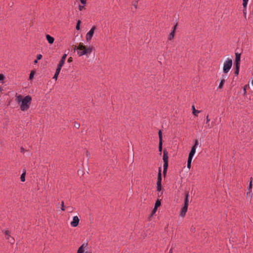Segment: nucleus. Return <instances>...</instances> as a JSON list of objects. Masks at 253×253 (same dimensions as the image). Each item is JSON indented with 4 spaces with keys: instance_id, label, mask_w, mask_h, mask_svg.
<instances>
[{
    "instance_id": "1a4fd4ad",
    "label": "nucleus",
    "mask_w": 253,
    "mask_h": 253,
    "mask_svg": "<svg viewBox=\"0 0 253 253\" xmlns=\"http://www.w3.org/2000/svg\"><path fill=\"white\" fill-rule=\"evenodd\" d=\"M79 222L80 219L79 217L77 216H75L73 217V221L71 222V225L73 227H77L79 225Z\"/></svg>"
},
{
    "instance_id": "bb28decb",
    "label": "nucleus",
    "mask_w": 253,
    "mask_h": 253,
    "mask_svg": "<svg viewBox=\"0 0 253 253\" xmlns=\"http://www.w3.org/2000/svg\"><path fill=\"white\" fill-rule=\"evenodd\" d=\"M81 20H79L77 22L76 28L77 30H79L80 29V24H81Z\"/></svg>"
},
{
    "instance_id": "4468645a",
    "label": "nucleus",
    "mask_w": 253,
    "mask_h": 253,
    "mask_svg": "<svg viewBox=\"0 0 253 253\" xmlns=\"http://www.w3.org/2000/svg\"><path fill=\"white\" fill-rule=\"evenodd\" d=\"M235 70L234 71V74L236 76H238L239 75V73L240 65H235Z\"/></svg>"
},
{
    "instance_id": "0eeeda50",
    "label": "nucleus",
    "mask_w": 253,
    "mask_h": 253,
    "mask_svg": "<svg viewBox=\"0 0 253 253\" xmlns=\"http://www.w3.org/2000/svg\"><path fill=\"white\" fill-rule=\"evenodd\" d=\"M198 145V140L196 139L195 141L194 145L192 146L191 150L189 154V156H188L189 158H191V159L193 158V157L195 153L196 147Z\"/></svg>"
},
{
    "instance_id": "7ed1b4c3",
    "label": "nucleus",
    "mask_w": 253,
    "mask_h": 253,
    "mask_svg": "<svg viewBox=\"0 0 253 253\" xmlns=\"http://www.w3.org/2000/svg\"><path fill=\"white\" fill-rule=\"evenodd\" d=\"M188 197H189V192L187 191L185 193V198H184V206L182 208L180 215L182 217H184L185 216L186 213L188 210V207L189 205V200H188Z\"/></svg>"
},
{
    "instance_id": "5701e85b",
    "label": "nucleus",
    "mask_w": 253,
    "mask_h": 253,
    "mask_svg": "<svg viewBox=\"0 0 253 253\" xmlns=\"http://www.w3.org/2000/svg\"><path fill=\"white\" fill-rule=\"evenodd\" d=\"M192 160V159H191V158H188L187 168L189 169H190L191 166Z\"/></svg>"
},
{
    "instance_id": "9b49d317",
    "label": "nucleus",
    "mask_w": 253,
    "mask_h": 253,
    "mask_svg": "<svg viewBox=\"0 0 253 253\" xmlns=\"http://www.w3.org/2000/svg\"><path fill=\"white\" fill-rule=\"evenodd\" d=\"M235 65H240V59H241V54L238 53H235Z\"/></svg>"
},
{
    "instance_id": "393cba45",
    "label": "nucleus",
    "mask_w": 253,
    "mask_h": 253,
    "mask_svg": "<svg viewBox=\"0 0 253 253\" xmlns=\"http://www.w3.org/2000/svg\"><path fill=\"white\" fill-rule=\"evenodd\" d=\"M92 46H89L88 47L86 46V50L87 51V54L90 53L92 51Z\"/></svg>"
},
{
    "instance_id": "de8ad7c7",
    "label": "nucleus",
    "mask_w": 253,
    "mask_h": 253,
    "mask_svg": "<svg viewBox=\"0 0 253 253\" xmlns=\"http://www.w3.org/2000/svg\"><path fill=\"white\" fill-rule=\"evenodd\" d=\"M81 2L83 4H85L86 3V0H80Z\"/></svg>"
},
{
    "instance_id": "37998d69",
    "label": "nucleus",
    "mask_w": 253,
    "mask_h": 253,
    "mask_svg": "<svg viewBox=\"0 0 253 253\" xmlns=\"http://www.w3.org/2000/svg\"><path fill=\"white\" fill-rule=\"evenodd\" d=\"M177 25H178V24H177V23H176V24L173 26L172 31H174V32H175V30H176V27H177Z\"/></svg>"
},
{
    "instance_id": "13d9d810",
    "label": "nucleus",
    "mask_w": 253,
    "mask_h": 253,
    "mask_svg": "<svg viewBox=\"0 0 253 253\" xmlns=\"http://www.w3.org/2000/svg\"><path fill=\"white\" fill-rule=\"evenodd\" d=\"M252 84L253 85V80L252 81Z\"/></svg>"
},
{
    "instance_id": "a878e982",
    "label": "nucleus",
    "mask_w": 253,
    "mask_h": 253,
    "mask_svg": "<svg viewBox=\"0 0 253 253\" xmlns=\"http://www.w3.org/2000/svg\"><path fill=\"white\" fill-rule=\"evenodd\" d=\"M35 73H36V71L35 70H32L31 72L30 76H29V79L30 80H32L35 74Z\"/></svg>"
},
{
    "instance_id": "f704fd0d",
    "label": "nucleus",
    "mask_w": 253,
    "mask_h": 253,
    "mask_svg": "<svg viewBox=\"0 0 253 253\" xmlns=\"http://www.w3.org/2000/svg\"><path fill=\"white\" fill-rule=\"evenodd\" d=\"M74 126L77 128H79L80 126V124L78 123H77V122H75V125H74Z\"/></svg>"
},
{
    "instance_id": "3c124183",
    "label": "nucleus",
    "mask_w": 253,
    "mask_h": 253,
    "mask_svg": "<svg viewBox=\"0 0 253 253\" xmlns=\"http://www.w3.org/2000/svg\"><path fill=\"white\" fill-rule=\"evenodd\" d=\"M38 60H37V59L36 60H35L34 61V63H38Z\"/></svg>"
},
{
    "instance_id": "aec40b11",
    "label": "nucleus",
    "mask_w": 253,
    "mask_h": 253,
    "mask_svg": "<svg viewBox=\"0 0 253 253\" xmlns=\"http://www.w3.org/2000/svg\"><path fill=\"white\" fill-rule=\"evenodd\" d=\"M161 205V200L159 199H158L155 203V207H156V208H158V207H160Z\"/></svg>"
},
{
    "instance_id": "603ef678",
    "label": "nucleus",
    "mask_w": 253,
    "mask_h": 253,
    "mask_svg": "<svg viewBox=\"0 0 253 253\" xmlns=\"http://www.w3.org/2000/svg\"><path fill=\"white\" fill-rule=\"evenodd\" d=\"M2 90L3 89H2V87L0 86V92H1Z\"/></svg>"
},
{
    "instance_id": "cd10ccee",
    "label": "nucleus",
    "mask_w": 253,
    "mask_h": 253,
    "mask_svg": "<svg viewBox=\"0 0 253 253\" xmlns=\"http://www.w3.org/2000/svg\"><path fill=\"white\" fill-rule=\"evenodd\" d=\"M61 206V210L62 211H65V207L64 206V201H62Z\"/></svg>"
},
{
    "instance_id": "e433bc0d",
    "label": "nucleus",
    "mask_w": 253,
    "mask_h": 253,
    "mask_svg": "<svg viewBox=\"0 0 253 253\" xmlns=\"http://www.w3.org/2000/svg\"><path fill=\"white\" fill-rule=\"evenodd\" d=\"M157 209H158V208H156V207H154V208L153 209V211H152V213H151V215H152L153 214H154V213L156 212V211H157Z\"/></svg>"
},
{
    "instance_id": "49530a36",
    "label": "nucleus",
    "mask_w": 253,
    "mask_h": 253,
    "mask_svg": "<svg viewBox=\"0 0 253 253\" xmlns=\"http://www.w3.org/2000/svg\"><path fill=\"white\" fill-rule=\"evenodd\" d=\"M20 151H21V152L24 153V152L25 151V150L23 147H21L20 148Z\"/></svg>"
},
{
    "instance_id": "7c9ffc66",
    "label": "nucleus",
    "mask_w": 253,
    "mask_h": 253,
    "mask_svg": "<svg viewBox=\"0 0 253 253\" xmlns=\"http://www.w3.org/2000/svg\"><path fill=\"white\" fill-rule=\"evenodd\" d=\"M248 4L247 1H243V9H247V5Z\"/></svg>"
},
{
    "instance_id": "423d86ee",
    "label": "nucleus",
    "mask_w": 253,
    "mask_h": 253,
    "mask_svg": "<svg viewBox=\"0 0 253 253\" xmlns=\"http://www.w3.org/2000/svg\"><path fill=\"white\" fill-rule=\"evenodd\" d=\"M95 29V26H93L89 30V31L86 34V40L87 42H88L91 40Z\"/></svg>"
},
{
    "instance_id": "ddd939ff",
    "label": "nucleus",
    "mask_w": 253,
    "mask_h": 253,
    "mask_svg": "<svg viewBox=\"0 0 253 253\" xmlns=\"http://www.w3.org/2000/svg\"><path fill=\"white\" fill-rule=\"evenodd\" d=\"M26 172V170L24 169L23 172L22 173V174L21 175L20 179H21V181L22 182H24L25 181Z\"/></svg>"
},
{
    "instance_id": "6e6552de",
    "label": "nucleus",
    "mask_w": 253,
    "mask_h": 253,
    "mask_svg": "<svg viewBox=\"0 0 253 253\" xmlns=\"http://www.w3.org/2000/svg\"><path fill=\"white\" fill-rule=\"evenodd\" d=\"M158 134L159 137V151L160 152V154L161 155L163 150V137L162 132L161 130L159 131Z\"/></svg>"
},
{
    "instance_id": "20e7f679",
    "label": "nucleus",
    "mask_w": 253,
    "mask_h": 253,
    "mask_svg": "<svg viewBox=\"0 0 253 253\" xmlns=\"http://www.w3.org/2000/svg\"><path fill=\"white\" fill-rule=\"evenodd\" d=\"M74 49V50H79L78 51V54L79 56L87 54L86 46L82 42H80L78 46H75Z\"/></svg>"
},
{
    "instance_id": "8fccbe9b",
    "label": "nucleus",
    "mask_w": 253,
    "mask_h": 253,
    "mask_svg": "<svg viewBox=\"0 0 253 253\" xmlns=\"http://www.w3.org/2000/svg\"><path fill=\"white\" fill-rule=\"evenodd\" d=\"M173 253L172 249V248H171V249L169 250V253Z\"/></svg>"
},
{
    "instance_id": "6ab92c4d",
    "label": "nucleus",
    "mask_w": 253,
    "mask_h": 253,
    "mask_svg": "<svg viewBox=\"0 0 253 253\" xmlns=\"http://www.w3.org/2000/svg\"><path fill=\"white\" fill-rule=\"evenodd\" d=\"M225 80H224V79H222V80H221V82H220V84H219V86H218V88H219V89H221V88H223V85H224V83H225Z\"/></svg>"
},
{
    "instance_id": "39448f33",
    "label": "nucleus",
    "mask_w": 253,
    "mask_h": 253,
    "mask_svg": "<svg viewBox=\"0 0 253 253\" xmlns=\"http://www.w3.org/2000/svg\"><path fill=\"white\" fill-rule=\"evenodd\" d=\"M232 65V60L228 59L224 63L223 70L225 74H227L230 70Z\"/></svg>"
},
{
    "instance_id": "2eb2a0df",
    "label": "nucleus",
    "mask_w": 253,
    "mask_h": 253,
    "mask_svg": "<svg viewBox=\"0 0 253 253\" xmlns=\"http://www.w3.org/2000/svg\"><path fill=\"white\" fill-rule=\"evenodd\" d=\"M192 113H193V115L196 116H197V114L200 113V111H198L197 110H196L195 108V106L194 105H193L192 106Z\"/></svg>"
},
{
    "instance_id": "9d476101",
    "label": "nucleus",
    "mask_w": 253,
    "mask_h": 253,
    "mask_svg": "<svg viewBox=\"0 0 253 253\" xmlns=\"http://www.w3.org/2000/svg\"><path fill=\"white\" fill-rule=\"evenodd\" d=\"M157 184H162V170L161 167L159 168Z\"/></svg>"
},
{
    "instance_id": "58836bf2",
    "label": "nucleus",
    "mask_w": 253,
    "mask_h": 253,
    "mask_svg": "<svg viewBox=\"0 0 253 253\" xmlns=\"http://www.w3.org/2000/svg\"><path fill=\"white\" fill-rule=\"evenodd\" d=\"M42 58V55L41 54H38L37 56V60H40Z\"/></svg>"
},
{
    "instance_id": "a18cd8bd",
    "label": "nucleus",
    "mask_w": 253,
    "mask_h": 253,
    "mask_svg": "<svg viewBox=\"0 0 253 253\" xmlns=\"http://www.w3.org/2000/svg\"><path fill=\"white\" fill-rule=\"evenodd\" d=\"M210 121V119L209 118V115H208L206 118V123L208 124Z\"/></svg>"
},
{
    "instance_id": "5fc2aeb1",
    "label": "nucleus",
    "mask_w": 253,
    "mask_h": 253,
    "mask_svg": "<svg viewBox=\"0 0 253 253\" xmlns=\"http://www.w3.org/2000/svg\"><path fill=\"white\" fill-rule=\"evenodd\" d=\"M249 0H243V1H248Z\"/></svg>"
},
{
    "instance_id": "864d4df0",
    "label": "nucleus",
    "mask_w": 253,
    "mask_h": 253,
    "mask_svg": "<svg viewBox=\"0 0 253 253\" xmlns=\"http://www.w3.org/2000/svg\"><path fill=\"white\" fill-rule=\"evenodd\" d=\"M134 6H135V8H137V4H134Z\"/></svg>"
},
{
    "instance_id": "c756f323",
    "label": "nucleus",
    "mask_w": 253,
    "mask_h": 253,
    "mask_svg": "<svg viewBox=\"0 0 253 253\" xmlns=\"http://www.w3.org/2000/svg\"><path fill=\"white\" fill-rule=\"evenodd\" d=\"M252 195H253V194L252 193V191H249L247 193V196L250 197V201L251 200V198L252 197Z\"/></svg>"
},
{
    "instance_id": "c9c22d12",
    "label": "nucleus",
    "mask_w": 253,
    "mask_h": 253,
    "mask_svg": "<svg viewBox=\"0 0 253 253\" xmlns=\"http://www.w3.org/2000/svg\"><path fill=\"white\" fill-rule=\"evenodd\" d=\"M4 234L6 235V236H10V232L8 230H5L4 231Z\"/></svg>"
},
{
    "instance_id": "f8f14e48",
    "label": "nucleus",
    "mask_w": 253,
    "mask_h": 253,
    "mask_svg": "<svg viewBox=\"0 0 253 253\" xmlns=\"http://www.w3.org/2000/svg\"><path fill=\"white\" fill-rule=\"evenodd\" d=\"M46 39L49 43L52 44L54 42V38L53 37H51V36H50L49 35H46Z\"/></svg>"
},
{
    "instance_id": "4be33fe9",
    "label": "nucleus",
    "mask_w": 253,
    "mask_h": 253,
    "mask_svg": "<svg viewBox=\"0 0 253 253\" xmlns=\"http://www.w3.org/2000/svg\"><path fill=\"white\" fill-rule=\"evenodd\" d=\"M23 96L22 95H19L17 97V101L18 102V103H20V102H21L22 101V100H23Z\"/></svg>"
},
{
    "instance_id": "f257e3e1",
    "label": "nucleus",
    "mask_w": 253,
    "mask_h": 253,
    "mask_svg": "<svg viewBox=\"0 0 253 253\" xmlns=\"http://www.w3.org/2000/svg\"><path fill=\"white\" fill-rule=\"evenodd\" d=\"M31 102L32 97L29 95L26 96L21 102V104L20 105V109L22 111H25L28 110L30 108Z\"/></svg>"
},
{
    "instance_id": "a211bd4d",
    "label": "nucleus",
    "mask_w": 253,
    "mask_h": 253,
    "mask_svg": "<svg viewBox=\"0 0 253 253\" xmlns=\"http://www.w3.org/2000/svg\"><path fill=\"white\" fill-rule=\"evenodd\" d=\"M60 72V70H56V72H55V73L54 74V77H53V79H55V80H57V78L58 77V75L59 74Z\"/></svg>"
},
{
    "instance_id": "6e6d98bb",
    "label": "nucleus",
    "mask_w": 253,
    "mask_h": 253,
    "mask_svg": "<svg viewBox=\"0 0 253 253\" xmlns=\"http://www.w3.org/2000/svg\"><path fill=\"white\" fill-rule=\"evenodd\" d=\"M208 126H209V127H210V128H211V126H210V125H209V124L208 125Z\"/></svg>"
},
{
    "instance_id": "09e8293b",
    "label": "nucleus",
    "mask_w": 253,
    "mask_h": 253,
    "mask_svg": "<svg viewBox=\"0 0 253 253\" xmlns=\"http://www.w3.org/2000/svg\"><path fill=\"white\" fill-rule=\"evenodd\" d=\"M9 237H11L12 239V240H13V243H13L14 242L15 240H14V239L13 237H11V236H7V237L6 238V239L7 240L9 239Z\"/></svg>"
},
{
    "instance_id": "c03bdc74",
    "label": "nucleus",
    "mask_w": 253,
    "mask_h": 253,
    "mask_svg": "<svg viewBox=\"0 0 253 253\" xmlns=\"http://www.w3.org/2000/svg\"><path fill=\"white\" fill-rule=\"evenodd\" d=\"M72 61H73V58L71 57H69L68 59V62L70 63V62H72Z\"/></svg>"
},
{
    "instance_id": "a19ab883",
    "label": "nucleus",
    "mask_w": 253,
    "mask_h": 253,
    "mask_svg": "<svg viewBox=\"0 0 253 253\" xmlns=\"http://www.w3.org/2000/svg\"><path fill=\"white\" fill-rule=\"evenodd\" d=\"M64 63H65V61L61 60H60V61H59V64L62 66H63Z\"/></svg>"
},
{
    "instance_id": "f03ea898",
    "label": "nucleus",
    "mask_w": 253,
    "mask_h": 253,
    "mask_svg": "<svg viewBox=\"0 0 253 253\" xmlns=\"http://www.w3.org/2000/svg\"><path fill=\"white\" fill-rule=\"evenodd\" d=\"M163 160L164 162L163 166V175L165 178L166 176L167 170L169 167L168 152L166 149H165L163 151Z\"/></svg>"
},
{
    "instance_id": "b1692460",
    "label": "nucleus",
    "mask_w": 253,
    "mask_h": 253,
    "mask_svg": "<svg viewBox=\"0 0 253 253\" xmlns=\"http://www.w3.org/2000/svg\"><path fill=\"white\" fill-rule=\"evenodd\" d=\"M250 86L249 84H246L244 85L243 90H244V94L246 95L247 94V89L249 88Z\"/></svg>"
},
{
    "instance_id": "412c9836",
    "label": "nucleus",
    "mask_w": 253,
    "mask_h": 253,
    "mask_svg": "<svg viewBox=\"0 0 253 253\" xmlns=\"http://www.w3.org/2000/svg\"><path fill=\"white\" fill-rule=\"evenodd\" d=\"M253 180V178L252 177H251L250 178V184H249V187H248V190L249 191H252V186H253V185H252Z\"/></svg>"
},
{
    "instance_id": "72a5a7b5",
    "label": "nucleus",
    "mask_w": 253,
    "mask_h": 253,
    "mask_svg": "<svg viewBox=\"0 0 253 253\" xmlns=\"http://www.w3.org/2000/svg\"><path fill=\"white\" fill-rule=\"evenodd\" d=\"M66 57H67V54H64L62 56V58H61V60H63V61H65V60H66Z\"/></svg>"
},
{
    "instance_id": "f3484780",
    "label": "nucleus",
    "mask_w": 253,
    "mask_h": 253,
    "mask_svg": "<svg viewBox=\"0 0 253 253\" xmlns=\"http://www.w3.org/2000/svg\"><path fill=\"white\" fill-rule=\"evenodd\" d=\"M175 32H174V31L171 32V33L169 35V36L168 38L169 40L171 41L174 38V36H175Z\"/></svg>"
},
{
    "instance_id": "dca6fc26",
    "label": "nucleus",
    "mask_w": 253,
    "mask_h": 253,
    "mask_svg": "<svg viewBox=\"0 0 253 253\" xmlns=\"http://www.w3.org/2000/svg\"><path fill=\"white\" fill-rule=\"evenodd\" d=\"M84 244H83L78 249L77 253H84Z\"/></svg>"
},
{
    "instance_id": "2f4dec72",
    "label": "nucleus",
    "mask_w": 253,
    "mask_h": 253,
    "mask_svg": "<svg viewBox=\"0 0 253 253\" xmlns=\"http://www.w3.org/2000/svg\"><path fill=\"white\" fill-rule=\"evenodd\" d=\"M4 79V76L2 74H0V81H3Z\"/></svg>"
},
{
    "instance_id": "bf43d9fd",
    "label": "nucleus",
    "mask_w": 253,
    "mask_h": 253,
    "mask_svg": "<svg viewBox=\"0 0 253 253\" xmlns=\"http://www.w3.org/2000/svg\"><path fill=\"white\" fill-rule=\"evenodd\" d=\"M252 14H253V11H252Z\"/></svg>"
},
{
    "instance_id": "ea45409f",
    "label": "nucleus",
    "mask_w": 253,
    "mask_h": 253,
    "mask_svg": "<svg viewBox=\"0 0 253 253\" xmlns=\"http://www.w3.org/2000/svg\"><path fill=\"white\" fill-rule=\"evenodd\" d=\"M90 154L88 150H87V151H86V156L87 158H89V157H90Z\"/></svg>"
},
{
    "instance_id": "4c0bfd02",
    "label": "nucleus",
    "mask_w": 253,
    "mask_h": 253,
    "mask_svg": "<svg viewBox=\"0 0 253 253\" xmlns=\"http://www.w3.org/2000/svg\"><path fill=\"white\" fill-rule=\"evenodd\" d=\"M62 66H62V65H60L59 64H58V65H57V68L56 69L61 71V69Z\"/></svg>"
},
{
    "instance_id": "4d7b16f0",
    "label": "nucleus",
    "mask_w": 253,
    "mask_h": 253,
    "mask_svg": "<svg viewBox=\"0 0 253 253\" xmlns=\"http://www.w3.org/2000/svg\"><path fill=\"white\" fill-rule=\"evenodd\" d=\"M85 253H89L88 252H86Z\"/></svg>"
},
{
    "instance_id": "473e14b6",
    "label": "nucleus",
    "mask_w": 253,
    "mask_h": 253,
    "mask_svg": "<svg viewBox=\"0 0 253 253\" xmlns=\"http://www.w3.org/2000/svg\"><path fill=\"white\" fill-rule=\"evenodd\" d=\"M243 12L244 17L246 19H247L246 9H243Z\"/></svg>"
},
{
    "instance_id": "79ce46f5",
    "label": "nucleus",
    "mask_w": 253,
    "mask_h": 253,
    "mask_svg": "<svg viewBox=\"0 0 253 253\" xmlns=\"http://www.w3.org/2000/svg\"><path fill=\"white\" fill-rule=\"evenodd\" d=\"M84 8V6H82V5H80L79 6V9L80 11H82Z\"/></svg>"
},
{
    "instance_id": "c85d7f7f",
    "label": "nucleus",
    "mask_w": 253,
    "mask_h": 253,
    "mask_svg": "<svg viewBox=\"0 0 253 253\" xmlns=\"http://www.w3.org/2000/svg\"><path fill=\"white\" fill-rule=\"evenodd\" d=\"M157 190L160 192L162 190V184H157Z\"/></svg>"
}]
</instances>
